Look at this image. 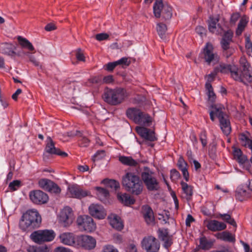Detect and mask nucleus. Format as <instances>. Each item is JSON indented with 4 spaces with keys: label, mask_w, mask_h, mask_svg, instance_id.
Wrapping results in <instances>:
<instances>
[{
    "label": "nucleus",
    "mask_w": 252,
    "mask_h": 252,
    "mask_svg": "<svg viewBox=\"0 0 252 252\" xmlns=\"http://www.w3.org/2000/svg\"><path fill=\"white\" fill-rule=\"evenodd\" d=\"M203 54L204 59L208 64H210L212 62L215 64L219 62L220 57L213 52V47L211 44H206L203 49Z\"/></svg>",
    "instance_id": "9b49d317"
},
{
    "label": "nucleus",
    "mask_w": 252,
    "mask_h": 252,
    "mask_svg": "<svg viewBox=\"0 0 252 252\" xmlns=\"http://www.w3.org/2000/svg\"><path fill=\"white\" fill-rule=\"evenodd\" d=\"M220 128L225 135H228L231 131V127L230 126V123L228 119V116L227 115L224 117L222 118L220 121Z\"/></svg>",
    "instance_id": "bb28decb"
},
{
    "label": "nucleus",
    "mask_w": 252,
    "mask_h": 252,
    "mask_svg": "<svg viewBox=\"0 0 252 252\" xmlns=\"http://www.w3.org/2000/svg\"><path fill=\"white\" fill-rule=\"evenodd\" d=\"M156 29L160 37L161 38H164L165 33L167 30L166 25L163 23H158L157 24Z\"/></svg>",
    "instance_id": "a19ab883"
},
{
    "label": "nucleus",
    "mask_w": 252,
    "mask_h": 252,
    "mask_svg": "<svg viewBox=\"0 0 252 252\" xmlns=\"http://www.w3.org/2000/svg\"><path fill=\"white\" fill-rule=\"evenodd\" d=\"M153 13L155 17H161L164 21L170 20L172 16V7L163 0H156L153 6Z\"/></svg>",
    "instance_id": "20e7f679"
},
{
    "label": "nucleus",
    "mask_w": 252,
    "mask_h": 252,
    "mask_svg": "<svg viewBox=\"0 0 252 252\" xmlns=\"http://www.w3.org/2000/svg\"><path fill=\"white\" fill-rule=\"evenodd\" d=\"M117 65L116 62L109 63L105 65V69L107 71H111Z\"/></svg>",
    "instance_id": "338daca9"
},
{
    "label": "nucleus",
    "mask_w": 252,
    "mask_h": 252,
    "mask_svg": "<svg viewBox=\"0 0 252 252\" xmlns=\"http://www.w3.org/2000/svg\"><path fill=\"white\" fill-rule=\"evenodd\" d=\"M233 33L230 30L224 32L220 41V46L222 49H226L231 47L230 43L232 41Z\"/></svg>",
    "instance_id": "393cba45"
},
{
    "label": "nucleus",
    "mask_w": 252,
    "mask_h": 252,
    "mask_svg": "<svg viewBox=\"0 0 252 252\" xmlns=\"http://www.w3.org/2000/svg\"><path fill=\"white\" fill-rule=\"evenodd\" d=\"M208 229L212 231H219L226 228V224L216 220H211L208 221L206 225Z\"/></svg>",
    "instance_id": "5701e85b"
},
{
    "label": "nucleus",
    "mask_w": 252,
    "mask_h": 252,
    "mask_svg": "<svg viewBox=\"0 0 252 252\" xmlns=\"http://www.w3.org/2000/svg\"><path fill=\"white\" fill-rule=\"evenodd\" d=\"M200 140L203 147H205L207 144V135L205 131L202 132L200 135Z\"/></svg>",
    "instance_id": "bf43d9fd"
},
{
    "label": "nucleus",
    "mask_w": 252,
    "mask_h": 252,
    "mask_svg": "<svg viewBox=\"0 0 252 252\" xmlns=\"http://www.w3.org/2000/svg\"><path fill=\"white\" fill-rule=\"evenodd\" d=\"M17 39L22 48L27 49L31 52L34 51V48L32 43L26 38L21 36H18Z\"/></svg>",
    "instance_id": "cd10ccee"
},
{
    "label": "nucleus",
    "mask_w": 252,
    "mask_h": 252,
    "mask_svg": "<svg viewBox=\"0 0 252 252\" xmlns=\"http://www.w3.org/2000/svg\"><path fill=\"white\" fill-rule=\"evenodd\" d=\"M22 54L28 56L30 59V61L35 66L39 65V62L36 61L35 58L30 52H22L21 53L19 52V53H17V55L20 56H21Z\"/></svg>",
    "instance_id": "09e8293b"
},
{
    "label": "nucleus",
    "mask_w": 252,
    "mask_h": 252,
    "mask_svg": "<svg viewBox=\"0 0 252 252\" xmlns=\"http://www.w3.org/2000/svg\"><path fill=\"white\" fill-rule=\"evenodd\" d=\"M141 245L146 252H158L160 248L158 241L152 236L144 237L141 242Z\"/></svg>",
    "instance_id": "6e6552de"
},
{
    "label": "nucleus",
    "mask_w": 252,
    "mask_h": 252,
    "mask_svg": "<svg viewBox=\"0 0 252 252\" xmlns=\"http://www.w3.org/2000/svg\"><path fill=\"white\" fill-rule=\"evenodd\" d=\"M60 239L61 242L64 245L69 246L76 245V238H75L73 234L72 233H63L60 235Z\"/></svg>",
    "instance_id": "4be33fe9"
},
{
    "label": "nucleus",
    "mask_w": 252,
    "mask_h": 252,
    "mask_svg": "<svg viewBox=\"0 0 252 252\" xmlns=\"http://www.w3.org/2000/svg\"><path fill=\"white\" fill-rule=\"evenodd\" d=\"M218 70L223 73L230 72L231 77L236 81H238V80L241 79L238 75V68L235 65L221 63L218 67Z\"/></svg>",
    "instance_id": "ddd939ff"
},
{
    "label": "nucleus",
    "mask_w": 252,
    "mask_h": 252,
    "mask_svg": "<svg viewBox=\"0 0 252 252\" xmlns=\"http://www.w3.org/2000/svg\"><path fill=\"white\" fill-rule=\"evenodd\" d=\"M116 63L118 65L124 64L126 66H128L130 63V61L128 58L124 57L116 61Z\"/></svg>",
    "instance_id": "13d9d810"
},
{
    "label": "nucleus",
    "mask_w": 252,
    "mask_h": 252,
    "mask_svg": "<svg viewBox=\"0 0 252 252\" xmlns=\"http://www.w3.org/2000/svg\"><path fill=\"white\" fill-rule=\"evenodd\" d=\"M89 81L93 84H100L102 82L101 77L94 76L89 79Z\"/></svg>",
    "instance_id": "0e129e2a"
},
{
    "label": "nucleus",
    "mask_w": 252,
    "mask_h": 252,
    "mask_svg": "<svg viewBox=\"0 0 252 252\" xmlns=\"http://www.w3.org/2000/svg\"><path fill=\"white\" fill-rule=\"evenodd\" d=\"M240 63L242 66V69L238 70V75L241 78L238 81L243 82L245 84L252 82V75H251L249 68L250 64L248 63L245 57L241 58L240 60Z\"/></svg>",
    "instance_id": "0eeeda50"
},
{
    "label": "nucleus",
    "mask_w": 252,
    "mask_h": 252,
    "mask_svg": "<svg viewBox=\"0 0 252 252\" xmlns=\"http://www.w3.org/2000/svg\"><path fill=\"white\" fill-rule=\"evenodd\" d=\"M76 223L79 229L87 232L94 231L96 228L94 220L88 215L79 216L77 219Z\"/></svg>",
    "instance_id": "39448f33"
},
{
    "label": "nucleus",
    "mask_w": 252,
    "mask_h": 252,
    "mask_svg": "<svg viewBox=\"0 0 252 252\" xmlns=\"http://www.w3.org/2000/svg\"><path fill=\"white\" fill-rule=\"evenodd\" d=\"M128 96L126 90L122 88L106 91L102 95L103 100L107 103L116 105L121 103Z\"/></svg>",
    "instance_id": "7ed1b4c3"
},
{
    "label": "nucleus",
    "mask_w": 252,
    "mask_h": 252,
    "mask_svg": "<svg viewBox=\"0 0 252 252\" xmlns=\"http://www.w3.org/2000/svg\"><path fill=\"white\" fill-rule=\"evenodd\" d=\"M235 48L231 46L230 47L227 48L226 49H222V53L223 55L226 58H228L230 57L235 52Z\"/></svg>",
    "instance_id": "8fccbe9b"
},
{
    "label": "nucleus",
    "mask_w": 252,
    "mask_h": 252,
    "mask_svg": "<svg viewBox=\"0 0 252 252\" xmlns=\"http://www.w3.org/2000/svg\"><path fill=\"white\" fill-rule=\"evenodd\" d=\"M74 220L72 209L68 206L64 207L61 211L59 218L60 223L63 227L69 226Z\"/></svg>",
    "instance_id": "1a4fd4ad"
},
{
    "label": "nucleus",
    "mask_w": 252,
    "mask_h": 252,
    "mask_svg": "<svg viewBox=\"0 0 252 252\" xmlns=\"http://www.w3.org/2000/svg\"><path fill=\"white\" fill-rule=\"evenodd\" d=\"M142 210L143 217L147 223L153 225L155 221V217L152 208L148 205H145L142 207Z\"/></svg>",
    "instance_id": "412c9836"
},
{
    "label": "nucleus",
    "mask_w": 252,
    "mask_h": 252,
    "mask_svg": "<svg viewBox=\"0 0 252 252\" xmlns=\"http://www.w3.org/2000/svg\"><path fill=\"white\" fill-rule=\"evenodd\" d=\"M102 182L106 185L107 188H110L114 191L120 188L119 183L114 180L104 179Z\"/></svg>",
    "instance_id": "4c0bfd02"
},
{
    "label": "nucleus",
    "mask_w": 252,
    "mask_h": 252,
    "mask_svg": "<svg viewBox=\"0 0 252 252\" xmlns=\"http://www.w3.org/2000/svg\"><path fill=\"white\" fill-rule=\"evenodd\" d=\"M102 252H118L113 246L107 245L103 248Z\"/></svg>",
    "instance_id": "680f3d73"
},
{
    "label": "nucleus",
    "mask_w": 252,
    "mask_h": 252,
    "mask_svg": "<svg viewBox=\"0 0 252 252\" xmlns=\"http://www.w3.org/2000/svg\"><path fill=\"white\" fill-rule=\"evenodd\" d=\"M119 160L124 165L130 166H137L138 161L134 159L131 157L120 156Z\"/></svg>",
    "instance_id": "2f4dec72"
},
{
    "label": "nucleus",
    "mask_w": 252,
    "mask_h": 252,
    "mask_svg": "<svg viewBox=\"0 0 252 252\" xmlns=\"http://www.w3.org/2000/svg\"><path fill=\"white\" fill-rule=\"evenodd\" d=\"M95 39L99 41H103L108 40L109 38V35L105 32L96 34L95 36Z\"/></svg>",
    "instance_id": "3c124183"
},
{
    "label": "nucleus",
    "mask_w": 252,
    "mask_h": 252,
    "mask_svg": "<svg viewBox=\"0 0 252 252\" xmlns=\"http://www.w3.org/2000/svg\"><path fill=\"white\" fill-rule=\"evenodd\" d=\"M105 155V151L103 150L98 151L93 157V160L99 159L103 157Z\"/></svg>",
    "instance_id": "e2e57ef3"
},
{
    "label": "nucleus",
    "mask_w": 252,
    "mask_h": 252,
    "mask_svg": "<svg viewBox=\"0 0 252 252\" xmlns=\"http://www.w3.org/2000/svg\"><path fill=\"white\" fill-rule=\"evenodd\" d=\"M31 200L35 204H43L47 202V194L40 190H33L30 192Z\"/></svg>",
    "instance_id": "f8f14e48"
},
{
    "label": "nucleus",
    "mask_w": 252,
    "mask_h": 252,
    "mask_svg": "<svg viewBox=\"0 0 252 252\" xmlns=\"http://www.w3.org/2000/svg\"><path fill=\"white\" fill-rule=\"evenodd\" d=\"M70 196L76 198H82L90 195V192L86 190L80 188L77 185H73L68 188Z\"/></svg>",
    "instance_id": "f3484780"
},
{
    "label": "nucleus",
    "mask_w": 252,
    "mask_h": 252,
    "mask_svg": "<svg viewBox=\"0 0 252 252\" xmlns=\"http://www.w3.org/2000/svg\"><path fill=\"white\" fill-rule=\"evenodd\" d=\"M235 196L237 199L242 201L248 198L251 195V193L247 191L246 189L241 188H238L236 190Z\"/></svg>",
    "instance_id": "7c9ffc66"
},
{
    "label": "nucleus",
    "mask_w": 252,
    "mask_h": 252,
    "mask_svg": "<svg viewBox=\"0 0 252 252\" xmlns=\"http://www.w3.org/2000/svg\"><path fill=\"white\" fill-rule=\"evenodd\" d=\"M217 218H221L223 220L225 221L226 222L229 223L230 224L233 225L234 227L237 226L236 223L233 219L231 218V216L227 214H219Z\"/></svg>",
    "instance_id": "37998d69"
},
{
    "label": "nucleus",
    "mask_w": 252,
    "mask_h": 252,
    "mask_svg": "<svg viewBox=\"0 0 252 252\" xmlns=\"http://www.w3.org/2000/svg\"><path fill=\"white\" fill-rule=\"evenodd\" d=\"M61 192V189L55 182L48 180V192L51 195L58 197Z\"/></svg>",
    "instance_id": "c85d7f7f"
},
{
    "label": "nucleus",
    "mask_w": 252,
    "mask_h": 252,
    "mask_svg": "<svg viewBox=\"0 0 252 252\" xmlns=\"http://www.w3.org/2000/svg\"><path fill=\"white\" fill-rule=\"evenodd\" d=\"M233 155L234 158L239 163H244L247 160V157L243 155L241 150L239 148H234Z\"/></svg>",
    "instance_id": "c9c22d12"
},
{
    "label": "nucleus",
    "mask_w": 252,
    "mask_h": 252,
    "mask_svg": "<svg viewBox=\"0 0 252 252\" xmlns=\"http://www.w3.org/2000/svg\"><path fill=\"white\" fill-rule=\"evenodd\" d=\"M210 107L211 110L209 113L210 117L211 120L213 122L215 121V116L218 117L220 121L222 118L227 115L223 112V110L224 109V107L220 104H212Z\"/></svg>",
    "instance_id": "2eb2a0df"
},
{
    "label": "nucleus",
    "mask_w": 252,
    "mask_h": 252,
    "mask_svg": "<svg viewBox=\"0 0 252 252\" xmlns=\"http://www.w3.org/2000/svg\"><path fill=\"white\" fill-rule=\"evenodd\" d=\"M195 31L196 32L200 35L201 37L206 34V30L205 28L202 26H197L195 29Z\"/></svg>",
    "instance_id": "052dcab7"
},
{
    "label": "nucleus",
    "mask_w": 252,
    "mask_h": 252,
    "mask_svg": "<svg viewBox=\"0 0 252 252\" xmlns=\"http://www.w3.org/2000/svg\"><path fill=\"white\" fill-rule=\"evenodd\" d=\"M95 189L97 191V195L100 200H102L109 196V191L105 189L96 187Z\"/></svg>",
    "instance_id": "c03bdc74"
},
{
    "label": "nucleus",
    "mask_w": 252,
    "mask_h": 252,
    "mask_svg": "<svg viewBox=\"0 0 252 252\" xmlns=\"http://www.w3.org/2000/svg\"><path fill=\"white\" fill-rule=\"evenodd\" d=\"M178 166L181 171L187 169V163L182 157L179 158L178 162Z\"/></svg>",
    "instance_id": "5fc2aeb1"
},
{
    "label": "nucleus",
    "mask_w": 252,
    "mask_h": 252,
    "mask_svg": "<svg viewBox=\"0 0 252 252\" xmlns=\"http://www.w3.org/2000/svg\"><path fill=\"white\" fill-rule=\"evenodd\" d=\"M38 185L39 188L42 189L47 190V179L43 178L40 179L38 182Z\"/></svg>",
    "instance_id": "603ef678"
},
{
    "label": "nucleus",
    "mask_w": 252,
    "mask_h": 252,
    "mask_svg": "<svg viewBox=\"0 0 252 252\" xmlns=\"http://www.w3.org/2000/svg\"><path fill=\"white\" fill-rule=\"evenodd\" d=\"M152 174V172L148 167H146L144 171L141 174V177L149 190H158L159 188L158 183L157 179L153 177Z\"/></svg>",
    "instance_id": "423d86ee"
},
{
    "label": "nucleus",
    "mask_w": 252,
    "mask_h": 252,
    "mask_svg": "<svg viewBox=\"0 0 252 252\" xmlns=\"http://www.w3.org/2000/svg\"><path fill=\"white\" fill-rule=\"evenodd\" d=\"M180 177V174L176 169L171 170L170 178L172 181L175 182Z\"/></svg>",
    "instance_id": "4d7b16f0"
},
{
    "label": "nucleus",
    "mask_w": 252,
    "mask_h": 252,
    "mask_svg": "<svg viewBox=\"0 0 252 252\" xmlns=\"http://www.w3.org/2000/svg\"><path fill=\"white\" fill-rule=\"evenodd\" d=\"M240 17V15L239 13H233L230 18V22L233 24H235L237 21Z\"/></svg>",
    "instance_id": "774afa93"
},
{
    "label": "nucleus",
    "mask_w": 252,
    "mask_h": 252,
    "mask_svg": "<svg viewBox=\"0 0 252 252\" xmlns=\"http://www.w3.org/2000/svg\"><path fill=\"white\" fill-rule=\"evenodd\" d=\"M41 220V217L37 210H28L22 215L19 227L24 231H31L40 226Z\"/></svg>",
    "instance_id": "f257e3e1"
},
{
    "label": "nucleus",
    "mask_w": 252,
    "mask_h": 252,
    "mask_svg": "<svg viewBox=\"0 0 252 252\" xmlns=\"http://www.w3.org/2000/svg\"><path fill=\"white\" fill-rule=\"evenodd\" d=\"M48 154L57 155L62 158H65L68 156L66 153L55 147V143L50 137H48Z\"/></svg>",
    "instance_id": "6ab92c4d"
},
{
    "label": "nucleus",
    "mask_w": 252,
    "mask_h": 252,
    "mask_svg": "<svg viewBox=\"0 0 252 252\" xmlns=\"http://www.w3.org/2000/svg\"><path fill=\"white\" fill-rule=\"evenodd\" d=\"M137 132L143 138L151 141H154L157 139L155 132L145 127H139L137 128Z\"/></svg>",
    "instance_id": "b1692460"
},
{
    "label": "nucleus",
    "mask_w": 252,
    "mask_h": 252,
    "mask_svg": "<svg viewBox=\"0 0 252 252\" xmlns=\"http://www.w3.org/2000/svg\"><path fill=\"white\" fill-rule=\"evenodd\" d=\"M205 88L207 91V94L208 97V100L212 103L215 101L216 96L213 91V87L211 84L206 83Z\"/></svg>",
    "instance_id": "58836bf2"
},
{
    "label": "nucleus",
    "mask_w": 252,
    "mask_h": 252,
    "mask_svg": "<svg viewBox=\"0 0 252 252\" xmlns=\"http://www.w3.org/2000/svg\"><path fill=\"white\" fill-rule=\"evenodd\" d=\"M140 114H141V111L135 108H128L126 112L127 117L132 120L134 122L139 121L137 117Z\"/></svg>",
    "instance_id": "c756f323"
},
{
    "label": "nucleus",
    "mask_w": 252,
    "mask_h": 252,
    "mask_svg": "<svg viewBox=\"0 0 252 252\" xmlns=\"http://www.w3.org/2000/svg\"><path fill=\"white\" fill-rule=\"evenodd\" d=\"M22 186L21 182L20 180H14L10 182L8 185V189L11 191L17 190Z\"/></svg>",
    "instance_id": "49530a36"
},
{
    "label": "nucleus",
    "mask_w": 252,
    "mask_h": 252,
    "mask_svg": "<svg viewBox=\"0 0 252 252\" xmlns=\"http://www.w3.org/2000/svg\"><path fill=\"white\" fill-rule=\"evenodd\" d=\"M200 247L201 249L208 250L211 249L213 245V242L208 241L205 237H202L200 239Z\"/></svg>",
    "instance_id": "ea45409f"
},
{
    "label": "nucleus",
    "mask_w": 252,
    "mask_h": 252,
    "mask_svg": "<svg viewBox=\"0 0 252 252\" xmlns=\"http://www.w3.org/2000/svg\"><path fill=\"white\" fill-rule=\"evenodd\" d=\"M216 144H213L209 146V155L212 158H214L216 156Z\"/></svg>",
    "instance_id": "69168bd1"
},
{
    "label": "nucleus",
    "mask_w": 252,
    "mask_h": 252,
    "mask_svg": "<svg viewBox=\"0 0 252 252\" xmlns=\"http://www.w3.org/2000/svg\"><path fill=\"white\" fill-rule=\"evenodd\" d=\"M1 52L2 54L12 56L16 53L13 50L12 45L7 43L2 44L0 47Z\"/></svg>",
    "instance_id": "e433bc0d"
},
{
    "label": "nucleus",
    "mask_w": 252,
    "mask_h": 252,
    "mask_svg": "<svg viewBox=\"0 0 252 252\" xmlns=\"http://www.w3.org/2000/svg\"><path fill=\"white\" fill-rule=\"evenodd\" d=\"M108 219L110 225L114 228L118 230H121L123 228V223L121 219L116 215L111 214L108 216Z\"/></svg>",
    "instance_id": "a878e982"
},
{
    "label": "nucleus",
    "mask_w": 252,
    "mask_h": 252,
    "mask_svg": "<svg viewBox=\"0 0 252 252\" xmlns=\"http://www.w3.org/2000/svg\"><path fill=\"white\" fill-rule=\"evenodd\" d=\"M29 252H47V246L30 247Z\"/></svg>",
    "instance_id": "de8ad7c7"
},
{
    "label": "nucleus",
    "mask_w": 252,
    "mask_h": 252,
    "mask_svg": "<svg viewBox=\"0 0 252 252\" xmlns=\"http://www.w3.org/2000/svg\"><path fill=\"white\" fill-rule=\"evenodd\" d=\"M219 19L210 17L208 22V28L210 32L216 34H222L224 31L219 24Z\"/></svg>",
    "instance_id": "a211bd4d"
},
{
    "label": "nucleus",
    "mask_w": 252,
    "mask_h": 252,
    "mask_svg": "<svg viewBox=\"0 0 252 252\" xmlns=\"http://www.w3.org/2000/svg\"><path fill=\"white\" fill-rule=\"evenodd\" d=\"M30 238L38 244L47 242V229L34 231L31 234Z\"/></svg>",
    "instance_id": "dca6fc26"
},
{
    "label": "nucleus",
    "mask_w": 252,
    "mask_h": 252,
    "mask_svg": "<svg viewBox=\"0 0 252 252\" xmlns=\"http://www.w3.org/2000/svg\"><path fill=\"white\" fill-rule=\"evenodd\" d=\"M181 185L182 189L185 194V197L188 200L190 199L193 194L192 187L183 181L181 182Z\"/></svg>",
    "instance_id": "72a5a7b5"
},
{
    "label": "nucleus",
    "mask_w": 252,
    "mask_h": 252,
    "mask_svg": "<svg viewBox=\"0 0 252 252\" xmlns=\"http://www.w3.org/2000/svg\"><path fill=\"white\" fill-rule=\"evenodd\" d=\"M158 232L159 238L164 242V247L168 249L172 244V236L169 235L167 229H159Z\"/></svg>",
    "instance_id": "aec40b11"
},
{
    "label": "nucleus",
    "mask_w": 252,
    "mask_h": 252,
    "mask_svg": "<svg viewBox=\"0 0 252 252\" xmlns=\"http://www.w3.org/2000/svg\"><path fill=\"white\" fill-rule=\"evenodd\" d=\"M137 118L139 119V121L135 122V123L136 124L149 126L152 122L151 117L148 114L143 112H141V114Z\"/></svg>",
    "instance_id": "f704fd0d"
},
{
    "label": "nucleus",
    "mask_w": 252,
    "mask_h": 252,
    "mask_svg": "<svg viewBox=\"0 0 252 252\" xmlns=\"http://www.w3.org/2000/svg\"><path fill=\"white\" fill-rule=\"evenodd\" d=\"M146 98L142 95H137L133 100V102L135 104L141 105L145 101Z\"/></svg>",
    "instance_id": "864d4df0"
},
{
    "label": "nucleus",
    "mask_w": 252,
    "mask_h": 252,
    "mask_svg": "<svg viewBox=\"0 0 252 252\" xmlns=\"http://www.w3.org/2000/svg\"><path fill=\"white\" fill-rule=\"evenodd\" d=\"M89 213L92 217L98 219H103L106 216L103 206L97 204H91L89 207Z\"/></svg>",
    "instance_id": "4468645a"
},
{
    "label": "nucleus",
    "mask_w": 252,
    "mask_h": 252,
    "mask_svg": "<svg viewBox=\"0 0 252 252\" xmlns=\"http://www.w3.org/2000/svg\"><path fill=\"white\" fill-rule=\"evenodd\" d=\"M76 245L86 250H91L95 248L96 241L92 236L81 235L76 237Z\"/></svg>",
    "instance_id": "9d476101"
},
{
    "label": "nucleus",
    "mask_w": 252,
    "mask_h": 252,
    "mask_svg": "<svg viewBox=\"0 0 252 252\" xmlns=\"http://www.w3.org/2000/svg\"><path fill=\"white\" fill-rule=\"evenodd\" d=\"M76 57L77 60L79 61L85 62V57L84 55L82 50L80 48H78L76 51Z\"/></svg>",
    "instance_id": "6e6d98bb"
},
{
    "label": "nucleus",
    "mask_w": 252,
    "mask_h": 252,
    "mask_svg": "<svg viewBox=\"0 0 252 252\" xmlns=\"http://www.w3.org/2000/svg\"><path fill=\"white\" fill-rule=\"evenodd\" d=\"M219 238L223 241L229 242H234L235 241L234 236L227 231H224L220 233L219 234Z\"/></svg>",
    "instance_id": "79ce46f5"
},
{
    "label": "nucleus",
    "mask_w": 252,
    "mask_h": 252,
    "mask_svg": "<svg viewBox=\"0 0 252 252\" xmlns=\"http://www.w3.org/2000/svg\"><path fill=\"white\" fill-rule=\"evenodd\" d=\"M247 24V21L246 19L244 18H242L238 24V27L236 31V33L237 35H239L242 33V32L244 30Z\"/></svg>",
    "instance_id": "a18cd8bd"
},
{
    "label": "nucleus",
    "mask_w": 252,
    "mask_h": 252,
    "mask_svg": "<svg viewBox=\"0 0 252 252\" xmlns=\"http://www.w3.org/2000/svg\"><path fill=\"white\" fill-rule=\"evenodd\" d=\"M118 199L122 202V203L125 205H129L133 204L135 203V200L131 197L129 195L126 193L123 194H118Z\"/></svg>",
    "instance_id": "473e14b6"
},
{
    "label": "nucleus",
    "mask_w": 252,
    "mask_h": 252,
    "mask_svg": "<svg viewBox=\"0 0 252 252\" xmlns=\"http://www.w3.org/2000/svg\"><path fill=\"white\" fill-rule=\"evenodd\" d=\"M125 189L133 194L139 195L143 190V184L139 177L132 173H127L122 179Z\"/></svg>",
    "instance_id": "f03ea898"
}]
</instances>
